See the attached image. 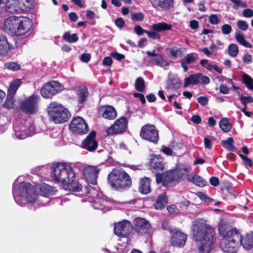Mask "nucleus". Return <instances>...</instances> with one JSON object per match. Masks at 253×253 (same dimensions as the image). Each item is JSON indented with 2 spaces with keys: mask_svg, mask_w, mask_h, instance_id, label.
Here are the masks:
<instances>
[{
  "mask_svg": "<svg viewBox=\"0 0 253 253\" xmlns=\"http://www.w3.org/2000/svg\"><path fill=\"white\" fill-rule=\"evenodd\" d=\"M101 164L97 166H85L83 168H73L74 165L69 163H58L52 166L51 176L53 180L60 183L63 188L67 190L79 191L82 189V185L76 180V168L79 169L85 177L87 182L96 184L99 167L104 165Z\"/></svg>",
  "mask_w": 253,
  "mask_h": 253,
  "instance_id": "1",
  "label": "nucleus"
},
{
  "mask_svg": "<svg viewBox=\"0 0 253 253\" xmlns=\"http://www.w3.org/2000/svg\"><path fill=\"white\" fill-rule=\"evenodd\" d=\"M192 235L200 253H209L213 249L214 231L203 219L193 222Z\"/></svg>",
  "mask_w": 253,
  "mask_h": 253,
  "instance_id": "2",
  "label": "nucleus"
},
{
  "mask_svg": "<svg viewBox=\"0 0 253 253\" xmlns=\"http://www.w3.org/2000/svg\"><path fill=\"white\" fill-rule=\"evenodd\" d=\"M12 194L16 204L21 207H32L39 197L34 186L27 182H19L18 179L13 183Z\"/></svg>",
  "mask_w": 253,
  "mask_h": 253,
  "instance_id": "3",
  "label": "nucleus"
},
{
  "mask_svg": "<svg viewBox=\"0 0 253 253\" xmlns=\"http://www.w3.org/2000/svg\"><path fill=\"white\" fill-rule=\"evenodd\" d=\"M219 235L222 237L220 247L225 253H235L239 246L241 234L236 229H230L223 220H220L218 225Z\"/></svg>",
  "mask_w": 253,
  "mask_h": 253,
  "instance_id": "4",
  "label": "nucleus"
},
{
  "mask_svg": "<svg viewBox=\"0 0 253 253\" xmlns=\"http://www.w3.org/2000/svg\"><path fill=\"white\" fill-rule=\"evenodd\" d=\"M33 27L32 21L27 17L11 16L4 22V31L12 36H23L31 31Z\"/></svg>",
  "mask_w": 253,
  "mask_h": 253,
  "instance_id": "5",
  "label": "nucleus"
},
{
  "mask_svg": "<svg viewBox=\"0 0 253 253\" xmlns=\"http://www.w3.org/2000/svg\"><path fill=\"white\" fill-rule=\"evenodd\" d=\"M108 180L112 188L123 191L130 187L131 180L129 175L121 169H114L108 176Z\"/></svg>",
  "mask_w": 253,
  "mask_h": 253,
  "instance_id": "6",
  "label": "nucleus"
},
{
  "mask_svg": "<svg viewBox=\"0 0 253 253\" xmlns=\"http://www.w3.org/2000/svg\"><path fill=\"white\" fill-rule=\"evenodd\" d=\"M50 120L56 124L67 122L70 117L68 109L57 102H51L47 108Z\"/></svg>",
  "mask_w": 253,
  "mask_h": 253,
  "instance_id": "7",
  "label": "nucleus"
},
{
  "mask_svg": "<svg viewBox=\"0 0 253 253\" xmlns=\"http://www.w3.org/2000/svg\"><path fill=\"white\" fill-rule=\"evenodd\" d=\"M13 137L19 139H23L35 134V126L28 121L20 122L16 120L14 123Z\"/></svg>",
  "mask_w": 253,
  "mask_h": 253,
  "instance_id": "8",
  "label": "nucleus"
},
{
  "mask_svg": "<svg viewBox=\"0 0 253 253\" xmlns=\"http://www.w3.org/2000/svg\"><path fill=\"white\" fill-rule=\"evenodd\" d=\"M39 96L32 94L25 98L21 102L20 108L23 112L26 114H36L39 109Z\"/></svg>",
  "mask_w": 253,
  "mask_h": 253,
  "instance_id": "9",
  "label": "nucleus"
},
{
  "mask_svg": "<svg viewBox=\"0 0 253 253\" xmlns=\"http://www.w3.org/2000/svg\"><path fill=\"white\" fill-rule=\"evenodd\" d=\"M64 89V86L57 81H52L46 84L41 90L42 96L50 98Z\"/></svg>",
  "mask_w": 253,
  "mask_h": 253,
  "instance_id": "10",
  "label": "nucleus"
},
{
  "mask_svg": "<svg viewBox=\"0 0 253 253\" xmlns=\"http://www.w3.org/2000/svg\"><path fill=\"white\" fill-rule=\"evenodd\" d=\"M140 136L144 139L154 143H157L159 140L158 131L152 125H146L141 129Z\"/></svg>",
  "mask_w": 253,
  "mask_h": 253,
  "instance_id": "11",
  "label": "nucleus"
},
{
  "mask_svg": "<svg viewBox=\"0 0 253 253\" xmlns=\"http://www.w3.org/2000/svg\"><path fill=\"white\" fill-rule=\"evenodd\" d=\"M69 127L73 133L79 134H85L88 130V125L84 120L80 117H77L72 120Z\"/></svg>",
  "mask_w": 253,
  "mask_h": 253,
  "instance_id": "12",
  "label": "nucleus"
},
{
  "mask_svg": "<svg viewBox=\"0 0 253 253\" xmlns=\"http://www.w3.org/2000/svg\"><path fill=\"white\" fill-rule=\"evenodd\" d=\"M88 194L92 198L91 202L92 203L94 209L102 210L104 207L106 206L107 202L102 193L93 188H91L89 190Z\"/></svg>",
  "mask_w": 253,
  "mask_h": 253,
  "instance_id": "13",
  "label": "nucleus"
},
{
  "mask_svg": "<svg viewBox=\"0 0 253 253\" xmlns=\"http://www.w3.org/2000/svg\"><path fill=\"white\" fill-rule=\"evenodd\" d=\"M127 120L123 116L117 119L114 124L106 130L108 135L118 134L123 133L126 127Z\"/></svg>",
  "mask_w": 253,
  "mask_h": 253,
  "instance_id": "14",
  "label": "nucleus"
},
{
  "mask_svg": "<svg viewBox=\"0 0 253 253\" xmlns=\"http://www.w3.org/2000/svg\"><path fill=\"white\" fill-rule=\"evenodd\" d=\"M132 226L129 221L124 220L115 224L114 233L121 237H127L130 233Z\"/></svg>",
  "mask_w": 253,
  "mask_h": 253,
  "instance_id": "15",
  "label": "nucleus"
},
{
  "mask_svg": "<svg viewBox=\"0 0 253 253\" xmlns=\"http://www.w3.org/2000/svg\"><path fill=\"white\" fill-rule=\"evenodd\" d=\"M171 243L173 246L183 247L185 244L187 236L180 231L174 229L170 231Z\"/></svg>",
  "mask_w": 253,
  "mask_h": 253,
  "instance_id": "16",
  "label": "nucleus"
},
{
  "mask_svg": "<svg viewBox=\"0 0 253 253\" xmlns=\"http://www.w3.org/2000/svg\"><path fill=\"white\" fill-rule=\"evenodd\" d=\"M183 173L180 170L172 169L164 173V185L169 186L173 182L178 181L183 176Z\"/></svg>",
  "mask_w": 253,
  "mask_h": 253,
  "instance_id": "17",
  "label": "nucleus"
},
{
  "mask_svg": "<svg viewBox=\"0 0 253 253\" xmlns=\"http://www.w3.org/2000/svg\"><path fill=\"white\" fill-rule=\"evenodd\" d=\"M24 0H7L5 10L10 13H18L24 10Z\"/></svg>",
  "mask_w": 253,
  "mask_h": 253,
  "instance_id": "18",
  "label": "nucleus"
},
{
  "mask_svg": "<svg viewBox=\"0 0 253 253\" xmlns=\"http://www.w3.org/2000/svg\"><path fill=\"white\" fill-rule=\"evenodd\" d=\"M134 230L138 234H143L147 232L151 225L145 218L137 217L134 220Z\"/></svg>",
  "mask_w": 253,
  "mask_h": 253,
  "instance_id": "19",
  "label": "nucleus"
},
{
  "mask_svg": "<svg viewBox=\"0 0 253 253\" xmlns=\"http://www.w3.org/2000/svg\"><path fill=\"white\" fill-rule=\"evenodd\" d=\"M96 132L92 131L82 142V147L89 151H93L97 147V143L95 140Z\"/></svg>",
  "mask_w": 253,
  "mask_h": 253,
  "instance_id": "20",
  "label": "nucleus"
},
{
  "mask_svg": "<svg viewBox=\"0 0 253 253\" xmlns=\"http://www.w3.org/2000/svg\"><path fill=\"white\" fill-rule=\"evenodd\" d=\"M98 111L100 115L107 120H114L117 117L116 110L111 105L102 106L99 107Z\"/></svg>",
  "mask_w": 253,
  "mask_h": 253,
  "instance_id": "21",
  "label": "nucleus"
},
{
  "mask_svg": "<svg viewBox=\"0 0 253 253\" xmlns=\"http://www.w3.org/2000/svg\"><path fill=\"white\" fill-rule=\"evenodd\" d=\"M146 53L148 56L152 57L151 60L155 62L157 65L163 67L169 65V63L163 59L160 54L155 53L154 50L153 51H147Z\"/></svg>",
  "mask_w": 253,
  "mask_h": 253,
  "instance_id": "22",
  "label": "nucleus"
},
{
  "mask_svg": "<svg viewBox=\"0 0 253 253\" xmlns=\"http://www.w3.org/2000/svg\"><path fill=\"white\" fill-rule=\"evenodd\" d=\"M12 45L10 44L5 36L0 35V55H5L12 48Z\"/></svg>",
  "mask_w": 253,
  "mask_h": 253,
  "instance_id": "23",
  "label": "nucleus"
},
{
  "mask_svg": "<svg viewBox=\"0 0 253 253\" xmlns=\"http://www.w3.org/2000/svg\"><path fill=\"white\" fill-rule=\"evenodd\" d=\"M240 243L246 250H249L253 248V232H249L243 238L241 236Z\"/></svg>",
  "mask_w": 253,
  "mask_h": 253,
  "instance_id": "24",
  "label": "nucleus"
},
{
  "mask_svg": "<svg viewBox=\"0 0 253 253\" xmlns=\"http://www.w3.org/2000/svg\"><path fill=\"white\" fill-rule=\"evenodd\" d=\"M197 58V56L195 53H190L184 56V59L180 61L181 66L183 69L184 72H187L188 70L187 65L194 63Z\"/></svg>",
  "mask_w": 253,
  "mask_h": 253,
  "instance_id": "25",
  "label": "nucleus"
},
{
  "mask_svg": "<svg viewBox=\"0 0 253 253\" xmlns=\"http://www.w3.org/2000/svg\"><path fill=\"white\" fill-rule=\"evenodd\" d=\"M37 189H38L41 194L44 197L52 196L55 192V189L54 187L45 183H42L37 186Z\"/></svg>",
  "mask_w": 253,
  "mask_h": 253,
  "instance_id": "26",
  "label": "nucleus"
},
{
  "mask_svg": "<svg viewBox=\"0 0 253 253\" xmlns=\"http://www.w3.org/2000/svg\"><path fill=\"white\" fill-rule=\"evenodd\" d=\"M75 90L79 103L82 104L86 100L88 96V92L87 89L85 86H82L77 87Z\"/></svg>",
  "mask_w": 253,
  "mask_h": 253,
  "instance_id": "27",
  "label": "nucleus"
},
{
  "mask_svg": "<svg viewBox=\"0 0 253 253\" xmlns=\"http://www.w3.org/2000/svg\"><path fill=\"white\" fill-rule=\"evenodd\" d=\"M186 176L189 181L198 186L204 187L207 184L206 181L199 175L191 173L187 174Z\"/></svg>",
  "mask_w": 253,
  "mask_h": 253,
  "instance_id": "28",
  "label": "nucleus"
},
{
  "mask_svg": "<svg viewBox=\"0 0 253 253\" xmlns=\"http://www.w3.org/2000/svg\"><path fill=\"white\" fill-rule=\"evenodd\" d=\"M150 179L149 178L145 177L142 178L140 182L139 190L143 194H147L151 191Z\"/></svg>",
  "mask_w": 253,
  "mask_h": 253,
  "instance_id": "29",
  "label": "nucleus"
},
{
  "mask_svg": "<svg viewBox=\"0 0 253 253\" xmlns=\"http://www.w3.org/2000/svg\"><path fill=\"white\" fill-rule=\"evenodd\" d=\"M200 64L203 67L209 71L213 70L219 74H221L222 72V69L221 68H219L216 64H213L209 62L208 60L207 59L201 60Z\"/></svg>",
  "mask_w": 253,
  "mask_h": 253,
  "instance_id": "30",
  "label": "nucleus"
},
{
  "mask_svg": "<svg viewBox=\"0 0 253 253\" xmlns=\"http://www.w3.org/2000/svg\"><path fill=\"white\" fill-rule=\"evenodd\" d=\"M235 38L237 42L247 48H252V44L245 40L243 34L240 31H236L235 32Z\"/></svg>",
  "mask_w": 253,
  "mask_h": 253,
  "instance_id": "31",
  "label": "nucleus"
},
{
  "mask_svg": "<svg viewBox=\"0 0 253 253\" xmlns=\"http://www.w3.org/2000/svg\"><path fill=\"white\" fill-rule=\"evenodd\" d=\"M171 25L163 22L152 25V29L155 31L161 32L169 30L171 29Z\"/></svg>",
  "mask_w": 253,
  "mask_h": 253,
  "instance_id": "32",
  "label": "nucleus"
},
{
  "mask_svg": "<svg viewBox=\"0 0 253 253\" xmlns=\"http://www.w3.org/2000/svg\"><path fill=\"white\" fill-rule=\"evenodd\" d=\"M201 74L190 75L185 79L184 87H186L190 84H197L199 83V77Z\"/></svg>",
  "mask_w": 253,
  "mask_h": 253,
  "instance_id": "33",
  "label": "nucleus"
},
{
  "mask_svg": "<svg viewBox=\"0 0 253 253\" xmlns=\"http://www.w3.org/2000/svg\"><path fill=\"white\" fill-rule=\"evenodd\" d=\"M168 202V198L165 193L160 195L155 204V208L156 209H161L163 208Z\"/></svg>",
  "mask_w": 253,
  "mask_h": 253,
  "instance_id": "34",
  "label": "nucleus"
},
{
  "mask_svg": "<svg viewBox=\"0 0 253 253\" xmlns=\"http://www.w3.org/2000/svg\"><path fill=\"white\" fill-rule=\"evenodd\" d=\"M151 166L152 168L156 170H163L164 169V165L162 160L158 157L152 159Z\"/></svg>",
  "mask_w": 253,
  "mask_h": 253,
  "instance_id": "35",
  "label": "nucleus"
},
{
  "mask_svg": "<svg viewBox=\"0 0 253 253\" xmlns=\"http://www.w3.org/2000/svg\"><path fill=\"white\" fill-rule=\"evenodd\" d=\"M219 126L220 129L225 132H228L230 131L232 128V125L229 123V120L227 118H222L219 123Z\"/></svg>",
  "mask_w": 253,
  "mask_h": 253,
  "instance_id": "36",
  "label": "nucleus"
},
{
  "mask_svg": "<svg viewBox=\"0 0 253 253\" xmlns=\"http://www.w3.org/2000/svg\"><path fill=\"white\" fill-rule=\"evenodd\" d=\"M21 83L22 82L20 79H16L12 82L8 89L7 94L14 96Z\"/></svg>",
  "mask_w": 253,
  "mask_h": 253,
  "instance_id": "37",
  "label": "nucleus"
},
{
  "mask_svg": "<svg viewBox=\"0 0 253 253\" xmlns=\"http://www.w3.org/2000/svg\"><path fill=\"white\" fill-rule=\"evenodd\" d=\"M221 144L223 147L229 151L234 152L236 150V148L233 145L234 139L232 137H228L226 140H222Z\"/></svg>",
  "mask_w": 253,
  "mask_h": 253,
  "instance_id": "38",
  "label": "nucleus"
},
{
  "mask_svg": "<svg viewBox=\"0 0 253 253\" xmlns=\"http://www.w3.org/2000/svg\"><path fill=\"white\" fill-rule=\"evenodd\" d=\"M243 82L250 90H253V79L246 73H243L242 75Z\"/></svg>",
  "mask_w": 253,
  "mask_h": 253,
  "instance_id": "39",
  "label": "nucleus"
},
{
  "mask_svg": "<svg viewBox=\"0 0 253 253\" xmlns=\"http://www.w3.org/2000/svg\"><path fill=\"white\" fill-rule=\"evenodd\" d=\"M239 52L238 47L236 44L231 43L228 47V53L232 57L237 56Z\"/></svg>",
  "mask_w": 253,
  "mask_h": 253,
  "instance_id": "40",
  "label": "nucleus"
},
{
  "mask_svg": "<svg viewBox=\"0 0 253 253\" xmlns=\"http://www.w3.org/2000/svg\"><path fill=\"white\" fill-rule=\"evenodd\" d=\"M63 39L70 43H74L78 40V37L75 34H70L69 32H66L63 36Z\"/></svg>",
  "mask_w": 253,
  "mask_h": 253,
  "instance_id": "41",
  "label": "nucleus"
},
{
  "mask_svg": "<svg viewBox=\"0 0 253 253\" xmlns=\"http://www.w3.org/2000/svg\"><path fill=\"white\" fill-rule=\"evenodd\" d=\"M14 96L7 94L6 99L3 104V106L7 109H11L13 107L14 103Z\"/></svg>",
  "mask_w": 253,
  "mask_h": 253,
  "instance_id": "42",
  "label": "nucleus"
},
{
  "mask_svg": "<svg viewBox=\"0 0 253 253\" xmlns=\"http://www.w3.org/2000/svg\"><path fill=\"white\" fill-rule=\"evenodd\" d=\"M4 67L8 70L15 71L20 70V65L16 62H9L5 63Z\"/></svg>",
  "mask_w": 253,
  "mask_h": 253,
  "instance_id": "43",
  "label": "nucleus"
},
{
  "mask_svg": "<svg viewBox=\"0 0 253 253\" xmlns=\"http://www.w3.org/2000/svg\"><path fill=\"white\" fill-rule=\"evenodd\" d=\"M169 50L170 55L172 58L174 59H176L178 57L181 56L182 54V50L181 48H169Z\"/></svg>",
  "mask_w": 253,
  "mask_h": 253,
  "instance_id": "44",
  "label": "nucleus"
},
{
  "mask_svg": "<svg viewBox=\"0 0 253 253\" xmlns=\"http://www.w3.org/2000/svg\"><path fill=\"white\" fill-rule=\"evenodd\" d=\"M135 87L137 91L142 92L145 88L144 80L141 78H137L135 83Z\"/></svg>",
  "mask_w": 253,
  "mask_h": 253,
  "instance_id": "45",
  "label": "nucleus"
},
{
  "mask_svg": "<svg viewBox=\"0 0 253 253\" xmlns=\"http://www.w3.org/2000/svg\"><path fill=\"white\" fill-rule=\"evenodd\" d=\"M173 0H161L160 8L165 9H169L173 7Z\"/></svg>",
  "mask_w": 253,
  "mask_h": 253,
  "instance_id": "46",
  "label": "nucleus"
},
{
  "mask_svg": "<svg viewBox=\"0 0 253 253\" xmlns=\"http://www.w3.org/2000/svg\"><path fill=\"white\" fill-rule=\"evenodd\" d=\"M144 15L142 12L132 13L131 14V19L133 21H142L144 19Z\"/></svg>",
  "mask_w": 253,
  "mask_h": 253,
  "instance_id": "47",
  "label": "nucleus"
},
{
  "mask_svg": "<svg viewBox=\"0 0 253 253\" xmlns=\"http://www.w3.org/2000/svg\"><path fill=\"white\" fill-rule=\"evenodd\" d=\"M238 28L242 31H246L249 28V25L247 22L242 20H239L237 22Z\"/></svg>",
  "mask_w": 253,
  "mask_h": 253,
  "instance_id": "48",
  "label": "nucleus"
},
{
  "mask_svg": "<svg viewBox=\"0 0 253 253\" xmlns=\"http://www.w3.org/2000/svg\"><path fill=\"white\" fill-rule=\"evenodd\" d=\"M240 100L244 106H246L247 103L253 102V98L251 96H244L241 95L240 97Z\"/></svg>",
  "mask_w": 253,
  "mask_h": 253,
  "instance_id": "49",
  "label": "nucleus"
},
{
  "mask_svg": "<svg viewBox=\"0 0 253 253\" xmlns=\"http://www.w3.org/2000/svg\"><path fill=\"white\" fill-rule=\"evenodd\" d=\"M209 20L210 23L212 25H217L219 23V20L217 14H213L209 16Z\"/></svg>",
  "mask_w": 253,
  "mask_h": 253,
  "instance_id": "50",
  "label": "nucleus"
},
{
  "mask_svg": "<svg viewBox=\"0 0 253 253\" xmlns=\"http://www.w3.org/2000/svg\"><path fill=\"white\" fill-rule=\"evenodd\" d=\"M222 32L224 35H229L232 31L231 26L227 24L223 25L221 28Z\"/></svg>",
  "mask_w": 253,
  "mask_h": 253,
  "instance_id": "51",
  "label": "nucleus"
},
{
  "mask_svg": "<svg viewBox=\"0 0 253 253\" xmlns=\"http://www.w3.org/2000/svg\"><path fill=\"white\" fill-rule=\"evenodd\" d=\"M232 2L234 3V8L236 9H238L239 7H246L247 6L246 3L241 0H233Z\"/></svg>",
  "mask_w": 253,
  "mask_h": 253,
  "instance_id": "52",
  "label": "nucleus"
},
{
  "mask_svg": "<svg viewBox=\"0 0 253 253\" xmlns=\"http://www.w3.org/2000/svg\"><path fill=\"white\" fill-rule=\"evenodd\" d=\"M243 15L246 18H252L253 17V10L250 8L245 9L243 11Z\"/></svg>",
  "mask_w": 253,
  "mask_h": 253,
  "instance_id": "53",
  "label": "nucleus"
},
{
  "mask_svg": "<svg viewBox=\"0 0 253 253\" xmlns=\"http://www.w3.org/2000/svg\"><path fill=\"white\" fill-rule=\"evenodd\" d=\"M197 195L201 200H204L206 202H210L211 201V199L210 197H208L207 194H206L205 193H204L203 192H198L197 193Z\"/></svg>",
  "mask_w": 253,
  "mask_h": 253,
  "instance_id": "54",
  "label": "nucleus"
},
{
  "mask_svg": "<svg viewBox=\"0 0 253 253\" xmlns=\"http://www.w3.org/2000/svg\"><path fill=\"white\" fill-rule=\"evenodd\" d=\"M156 31H146V33L148 35L149 38L153 39H160V36L157 34Z\"/></svg>",
  "mask_w": 253,
  "mask_h": 253,
  "instance_id": "55",
  "label": "nucleus"
},
{
  "mask_svg": "<svg viewBox=\"0 0 253 253\" xmlns=\"http://www.w3.org/2000/svg\"><path fill=\"white\" fill-rule=\"evenodd\" d=\"M208 100L209 99L206 96H200L197 98L198 102L203 106L208 104Z\"/></svg>",
  "mask_w": 253,
  "mask_h": 253,
  "instance_id": "56",
  "label": "nucleus"
},
{
  "mask_svg": "<svg viewBox=\"0 0 253 253\" xmlns=\"http://www.w3.org/2000/svg\"><path fill=\"white\" fill-rule=\"evenodd\" d=\"M111 57L113 58L118 60L121 61L125 58V55L119 53L118 52H112L111 54Z\"/></svg>",
  "mask_w": 253,
  "mask_h": 253,
  "instance_id": "57",
  "label": "nucleus"
},
{
  "mask_svg": "<svg viewBox=\"0 0 253 253\" xmlns=\"http://www.w3.org/2000/svg\"><path fill=\"white\" fill-rule=\"evenodd\" d=\"M243 61L246 64H250L252 62V56L249 54H245L243 57Z\"/></svg>",
  "mask_w": 253,
  "mask_h": 253,
  "instance_id": "58",
  "label": "nucleus"
},
{
  "mask_svg": "<svg viewBox=\"0 0 253 253\" xmlns=\"http://www.w3.org/2000/svg\"><path fill=\"white\" fill-rule=\"evenodd\" d=\"M200 82L203 84H207L210 83V79L208 77L206 76H203L201 74V76L199 77V83Z\"/></svg>",
  "mask_w": 253,
  "mask_h": 253,
  "instance_id": "59",
  "label": "nucleus"
},
{
  "mask_svg": "<svg viewBox=\"0 0 253 253\" xmlns=\"http://www.w3.org/2000/svg\"><path fill=\"white\" fill-rule=\"evenodd\" d=\"M134 31L138 35H142L143 33H146V32L147 31L143 29L139 25H136L134 27Z\"/></svg>",
  "mask_w": 253,
  "mask_h": 253,
  "instance_id": "60",
  "label": "nucleus"
},
{
  "mask_svg": "<svg viewBox=\"0 0 253 253\" xmlns=\"http://www.w3.org/2000/svg\"><path fill=\"white\" fill-rule=\"evenodd\" d=\"M102 64L104 66H111L112 64V59L111 57L109 56L105 57L102 61Z\"/></svg>",
  "mask_w": 253,
  "mask_h": 253,
  "instance_id": "61",
  "label": "nucleus"
},
{
  "mask_svg": "<svg viewBox=\"0 0 253 253\" xmlns=\"http://www.w3.org/2000/svg\"><path fill=\"white\" fill-rule=\"evenodd\" d=\"M80 59L83 62L87 63L90 59V55L89 53H83L81 55Z\"/></svg>",
  "mask_w": 253,
  "mask_h": 253,
  "instance_id": "62",
  "label": "nucleus"
},
{
  "mask_svg": "<svg viewBox=\"0 0 253 253\" xmlns=\"http://www.w3.org/2000/svg\"><path fill=\"white\" fill-rule=\"evenodd\" d=\"M210 136L206 137L204 138V145L206 148L211 149L212 148V145L211 143V140L210 138Z\"/></svg>",
  "mask_w": 253,
  "mask_h": 253,
  "instance_id": "63",
  "label": "nucleus"
},
{
  "mask_svg": "<svg viewBox=\"0 0 253 253\" xmlns=\"http://www.w3.org/2000/svg\"><path fill=\"white\" fill-rule=\"evenodd\" d=\"M116 26L120 28L123 27L125 25V21L122 18H118L115 21Z\"/></svg>",
  "mask_w": 253,
  "mask_h": 253,
  "instance_id": "64",
  "label": "nucleus"
}]
</instances>
